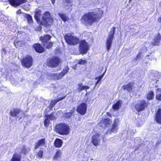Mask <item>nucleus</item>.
Wrapping results in <instances>:
<instances>
[{"label": "nucleus", "mask_w": 161, "mask_h": 161, "mask_svg": "<svg viewBox=\"0 0 161 161\" xmlns=\"http://www.w3.org/2000/svg\"><path fill=\"white\" fill-rule=\"evenodd\" d=\"M58 15L64 22L66 21L68 19V18L64 14L59 13Z\"/></svg>", "instance_id": "72a5a7b5"}, {"label": "nucleus", "mask_w": 161, "mask_h": 161, "mask_svg": "<svg viewBox=\"0 0 161 161\" xmlns=\"http://www.w3.org/2000/svg\"><path fill=\"white\" fill-rule=\"evenodd\" d=\"M47 76L49 78L53 80H60L62 77L60 73L58 74L57 73L48 74H47Z\"/></svg>", "instance_id": "4468645a"}, {"label": "nucleus", "mask_w": 161, "mask_h": 161, "mask_svg": "<svg viewBox=\"0 0 161 161\" xmlns=\"http://www.w3.org/2000/svg\"><path fill=\"white\" fill-rule=\"evenodd\" d=\"M50 124V121L48 118H46L44 121V125L46 127H48Z\"/></svg>", "instance_id": "ea45409f"}, {"label": "nucleus", "mask_w": 161, "mask_h": 161, "mask_svg": "<svg viewBox=\"0 0 161 161\" xmlns=\"http://www.w3.org/2000/svg\"><path fill=\"white\" fill-rule=\"evenodd\" d=\"M88 48L89 46L87 43L84 40L82 41L80 44V50L81 53H86Z\"/></svg>", "instance_id": "1a4fd4ad"}, {"label": "nucleus", "mask_w": 161, "mask_h": 161, "mask_svg": "<svg viewBox=\"0 0 161 161\" xmlns=\"http://www.w3.org/2000/svg\"><path fill=\"white\" fill-rule=\"evenodd\" d=\"M86 105L85 103H82L77 107V111L81 115H83L86 113Z\"/></svg>", "instance_id": "9d476101"}, {"label": "nucleus", "mask_w": 161, "mask_h": 161, "mask_svg": "<svg viewBox=\"0 0 161 161\" xmlns=\"http://www.w3.org/2000/svg\"><path fill=\"white\" fill-rule=\"evenodd\" d=\"M149 55H147L146 56V58H145L146 59H147L148 57H149Z\"/></svg>", "instance_id": "603ef678"}, {"label": "nucleus", "mask_w": 161, "mask_h": 161, "mask_svg": "<svg viewBox=\"0 0 161 161\" xmlns=\"http://www.w3.org/2000/svg\"><path fill=\"white\" fill-rule=\"evenodd\" d=\"M35 50L37 52L41 53L44 51V49L40 44H36L33 45Z\"/></svg>", "instance_id": "6ab92c4d"}, {"label": "nucleus", "mask_w": 161, "mask_h": 161, "mask_svg": "<svg viewBox=\"0 0 161 161\" xmlns=\"http://www.w3.org/2000/svg\"><path fill=\"white\" fill-rule=\"evenodd\" d=\"M148 105V101H142V111L145 108H146Z\"/></svg>", "instance_id": "2f4dec72"}, {"label": "nucleus", "mask_w": 161, "mask_h": 161, "mask_svg": "<svg viewBox=\"0 0 161 161\" xmlns=\"http://www.w3.org/2000/svg\"><path fill=\"white\" fill-rule=\"evenodd\" d=\"M45 142L44 139H42L40 140L38 142H36L35 144V149H36L39 147L44 145Z\"/></svg>", "instance_id": "4be33fe9"}, {"label": "nucleus", "mask_w": 161, "mask_h": 161, "mask_svg": "<svg viewBox=\"0 0 161 161\" xmlns=\"http://www.w3.org/2000/svg\"><path fill=\"white\" fill-rule=\"evenodd\" d=\"M154 93L153 91H151L148 93L147 95V98L148 100H152L154 98Z\"/></svg>", "instance_id": "7c9ffc66"}, {"label": "nucleus", "mask_w": 161, "mask_h": 161, "mask_svg": "<svg viewBox=\"0 0 161 161\" xmlns=\"http://www.w3.org/2000/svg\"><path fill=\"white\" fill-rule=\"evenodd\" d=\"M100 140V137H99V134L97 133L92 136V142L94 146H97L98 145Z\"/></svg>", "instance_id": "dca6fc26"}, {"label": "nucleus", "mask_w": 161, "mask_h": 161, "mask_svg": "<svg viewBox=\"0 0 161 161\" xmlns=\"http://www.w3.org/2000/svg\"><path fill=\"white\" fill-rule=\"evenodd\" d=\"M135 109L138 112L141 111V102L137 104L135 106Z\"/></svg>", "instance_id": "c9c22d12"}, {"label": "nucleus", "mask_w": 161, "mask_h": 161, "mask_svg": "<svg viewBox=\"0 0 161 161\" xmlns=\"http://www.w3.org/2000/svg\"><path fill=\"white\" fill-rule=\"evenodd\" d=\"M64 4L65 9H68L71 6V3L70 0H65Z\"/></svg>", "instance_id": "cd10ccee"}, {"label": "nucleus", "mask_w": 161, "mask_h": 161, "mask_svg": "<svg viewBox=\"0 0 161 161\" xmlns=\"http://www.w3.org/2000/svg\"><path fill=\"white\" fill-rule=\"evenodd\" d=\"M62 152L61 150H58L56 153L55 156L53 157L54 159H57L61 155Z\"/></svg>", "instance_id": "f704fd0d"}, {"label": "nucleus", "mask_w": 161, "mask_h": 161, "mask_svg": "<svg viewBox=\"0 0 161 161\" xmlns=\"http://www.w3.org/2000/svg\"><path fill=\"white\" fill-rule=\"evenodd\" d=\"M47 118H48V119H49L51 120H54L56 119V118L52 114H51L50 115H48Z\"/></svg>", "instance_id": "58836bf2"}, {"label": "nucleus", "mask_w": 161, "mask_h": 161, "mask_svg": "<svg viewBox=\"0 0 161 161\" xmlns=\"http://www.w3.org/2000/svg\"><path fill=\"white\" fill-rule=\"evenodd\" d=\"M22 7L26 11L29 10L30 9V5L28 3H26L24 5H23V6H22Z\"/></svg>", "instance_id": "4c0bfd02"}, {"label": "nucleus", "mask_w": 161, "mask_h": 161, "mask_svg": "<svg viewBox=\"0 0 161 161\" xmlns=\"http://www.w3.org/2000/svg\"><path fill=\"white\" fill-rule=\"evenodd\" d=\"M45 149L42 148L39 151H37L36 152V154L37 155L36 157L37 158H42L43 156L44 152L45 151Z\"/></svg>", "instance_id": "c85d7f7f"}, {"label": "nucleus", "mask_w": 161, "mask_h": 161, "mask_svg": "<svg viewBox=\"0 0 161 161\" xmlns=\"http://www.w3.org/2000/svg\"><path fill=\"white\" fill-rule=\"evenodd\" d=\"M78 87L77 90L80 92L83 90H87L90 88L87 86H83L82 83H79L78 84Z\"/></svg>", "instance_id": "412c9836"}, {"label": "nucleus", "mask_w": 161, "mask_h": 161, "mask_svg": "<svg viewBox=\"0 0 161 161\" xmlns=\"http://www.w3.org/2000/svg\"><path fill=\"white\" fill-rule=\"evenodd\" d=\"M155 86L156 87L157 86H156V84L155 85Z\"/></svg>", "instance_id": "6e6d98bb"}, {"label": "nucleus", "mask_w": 161, "mask_h": 161, "mask_svg": "<svg viewBox=\"0 0 161 161\" xmlns=\"http://www.w3.org/2000/svg\"><path fill=\"white\" fill-rule=\"evenodd\" d=\"M134 83L133 82H130L128 84L123 85L122 86L124 90H126L129 92H131L132 91L134 88Z\"/></svg>", "instance_id": "a211bd4d"}, {"label": "nucleus", "mask_w": 161, "mask_h": 161, "mask_svg": "<svg viewBox=\"0 0 161 161\" xmlns=\"http://www.w3.org/2000/svg\"><path fill=\"white\" fill-rule=\"evenodd\" d=\"M131 0H129V1H131Z\"/></svg>", "instance_id": "4d7b16f0"}, {"label": "nucleus", "mask_w": 161, "mask_h": 161, "mask_svg": "<svg viewBox=\"0 0 161 161\" xmlns=\"http://www.w3.org/2000/svg\"><path fill=\"white\" fill-rule=\"evenodd\" d=\"M103 13L100 11L99 13L96 12H90L84 14L81 19L82 24L86 26L92 25L94 23L98 21L102 16L100 15Z\"/></svg>", "instance_id": "f257e3e1"}, {"label": "nucleus", "mask_w": 161, "mask_h": 161, "mask_svg": "<svg viewBox=\"0 0 161 161\" xmlns=\"http://www.w3.org/2000/svg\"><path fill=\"white\" fill-rule=\"evenodd\" d=\"M24 17L27 19L28 22L29 23H32L33 21L32 17L29 14L23 13Z\"/></svg>", "instance_id": "c756f323"}, {"label": "nucleus", "mask_w": 161, "mask_h": 161, "mask_svg": "<svg viewBox=\"0 0 161 161\" xmlns=\"http://www.w3.org/2000/svg\"><path fill=\"white\" fill-rule=\"evenodd\" d=\"M161 36L159 33L154 36V39L152 41V44L154 46H158L160 44Z\"/></svg>", "instance_id": "2eb2a0df"}, {"label": "nucleus", "mask_w": 161, "mask_h": 161, "mask_svg": "<svg viewBox=\"0 0 161 161\" xmlns=\"http://www.w3.org/2000/svg\"><path fill=\"white\" fill-rule=\"evenodd\" d=\"M41 13V11L39 10L35 12L34 17L37 23L46 27L52 25L53 19L51 17L49 13L46 12L42 16Z\"/></svg>", "instance_id": "f03ea898"}, {"label": "nucleus", "mask_w": 161, "mask_h": 161, "mask_svg": "<svg viewBox=\"0 0 161 161\" xmlns=\"http://www.w3.org/2000/svg\"><path fill=\"white\" fill-rule=\"evenodd\" d=\"M148 62V61H146V62H145V63H146V64L147 63V62Z\"/></svg>", "instance_id": "5fc2aeb1"}, {"label": "nucleus", "mask_w": 161, "mask_h": 161, "mask_svg": "<svg viewBox=\"0 0 161 161\" xmlns=\"http://www.w3.org/2000/svg\"><path fill=\"white\" fill-rule=\"evenodd\" d=\"M27 152V149H26L25 147L23 146L22 147L21 152L24 154L25 153Z\"/></svg>", "instance_id": "79ce46f5"}, {"label": "nucleus", "mask_w": 161, "mask_h": 161, "mask_svg": "<svg viewBox=\"0 0 161 161\" xmlns=\"http://www.w3.org/2000/svg\"><path fill=\"white\" fill-rule=\"evenodd\" d=\"M72 113H69L65 114V116L67 118H69L72 116Z\"/></svg>", "instance_id": "c03bdc74"}, {"label": "nucleus", "mask_w": 161, "mask_h": 161, "mask_svg": "<svg viewBox=\"0 0 161 161\" xmlns=\"http://www.w3.org/2000/svg\"><path fill=\"white\" fill-rule=\"evenodd\" d=\"M66 42L69 45H75L78 44L79 40L76 36H74L70 33L66 34L64 36Z\"/></svg>", "instance_id": "39448f33"}, {"label": "nucleus", "mask_w": 161, "mask_h": 161, "mask_svg": "<svg viewBox=\"0 0 161 161\" xmlns=\"http://www.w3.org/2000/svg\"><path fill=\"white\" fill-rule=\"evenodd\" d=\"M122 102L121 100H119L113 105L112 108L114 111H117L121 107Z\"/></svg>", "instance_id": "aec40b11"}, {"label": "nucleus", "mask_w": 161, "mask_h": 161, "mask_svg": "<svg viewBox=\"0 0 161 161\" xmlns=\"http://www.w3.org/2000/svg\"><path fill=\"white\" fill-rule=\"evenodd\" d=\"M21 13V11L20 9H19L16 12V14H20Z\"/></svg>", "instance_id": "a18cd8bd"}, {"label": "nucleus", "mask_w": 161, "mask_h": 161, "mask_svg": "<svg viewBox=\"0 0 161 161\" xmlns=\"http://www.w3.org/2000/svg\"><path fill=\"white\" fill-rule=\"evenodd\" d=\"M119 120L117 119H115L112 125V127L111 129H109L107 131L108 133H111L112 132H117L118 123Z\"/></svg>", "instance_id": "9b49d317"}, {"label": "nucleus", "mask_w": 161, "mask_h": 161, "mask_svg": "<svg viewBox=\"0 0 161 161\" xmlns=\"http://www.w3.org/2000/svg\"><path fill=\"white\" fill-rule=\"evenodd\" d=\"M140 55H141L140 53H138V54L136 56L137 58H139L140 56Z\"/></svg>", "instance_id": "8fccbe9b"}, {"label": "nucleus", "mask_w": 161, "mask_h": 161, "mask_svg": "<svg viewBox=\"0 0 161 161\" xmlns=\"http://www.w3.org/2000/svg\"><path fill=\"white\" fill-rule=\"evenodd\" d=\"M65 96H64L62 97L59 98L57 99L52 101L50 106V108H53L57 102L64 99L65 98Z\"/></svg>", "instance_id": "5701e85b"}, {"label": "nucleus", "mask_w": 161, "mask_h": 161, "mask_svg": "<svg viewBox=\"0 0 161 161\" xmlns=\"http://www.w3.org/2000/svg\"><path fill=\"white\" fill-rule=\"evenodd\" d=\"M9 3L13 6L17 7L22 3H26V0H8Z\"/></svg>", "instance_id": "ddd939ff"}, {"label": "nucleus", "mask_w": 161, "mask_h": 161, "mask_svg": "<svg viewBox=\"0 0 161 161\" xmlns=\"http://www.w3.org/2000/svg\"><path fill=\"white\" fill-rule=\"evenodd\" d=\"M156 98L158 100L161 101V89L157 88L156 89Z\"/></svg>", "instance_id": "a878e982"}, {"label": "nucleus", "mask_w": 161, "mask_h": 161, "mask_svg": "<svg viewBox=\"0 0 161 161\" xmlns=\"http://www.w3.org/2000/svg\"><path fill=\"white\" fill-rule=\"evenodd\" d=\"M86 62V61L85 60H83L82 59H81L79 60L78 63L80 64H84Z\"/></svg>", "instance_id": "37998d69"}, {"label": "nucleus", "mask_w": 161, "mask_h": 161, "mask_svg": "<svg viewBox=\"0 0 161 161\" xmlns=\"http://www.w3.org/2000/svg\"><path fill=\"white\" fill-rule=\"evenodd\" d=\"M21 112V111L19 109L16 108L12 110L10 112V114L12 116H16Z\"/></svg>", "instance_id": "b1692460"}, {"label": "nucleus", "mask_w": 161, "mask_h": 161, "mask_svg": "<svg viewBox=\"0 0 161 161\" xmlns=\"http://www.w3.org/2000/svg\"><path fill=\"white\" fill-rule=\"evenodd\" d=\"M161 143V141H158L157 142L156 145H158Z\"/></svg>", "instance_id": "09e8293b"}, {"label": "nucleus", "mask_w": 161, "mask_h": 161, "mask_svg": "<svg viewBox=\"0 0 161 161\" xmlns=\"http://www.w3.org/2000/svg\"><path fill=\"white\" fill-rule=\"evenodd\" d=\"M2 53L4 54H5L6 53V51L5 49L3 48L2 50Z\"/></svg>", "instance_id": "49530a36"}, {"label": "nucleus", "mask_w": 161, "mask_h": 161, "mask_svg": "<svg viewBox=\"0 0 161 161\" xmlns=\"http://www.w3.org/2000/svg\"><path fill=\"white\" fill-rule=\"evenodd\" d=\"M32 57L30 56L24 58L22 62V65L27 68L31 67L32 65Z\"/></svg>", "instance_id": "6e6552de"}, {"label": "nucleus", "mask_w": 161, "mask_h": 161, "mask_svg": "<svg viewBox=\"0 0 161 161\" xmlns=\"http://www.w3.org/2000/svg\"><path fill=\"white\" fill-rule=\"evenodd\" d=\"M60 63L59 58L57 57H54L47 59V64L48 66L52 68L58 67Z\"/></svg>", "instance_id": "423d86ee"}, {"label": "nucleus", "mask_w": 161, "mask_h": 161, "mask_svg": "<svg viewBox=\"0 0 161 161\" xmlns=\"http://www.w3.org/2000/svg\"><path fill=\"white\" fill-rule=\"evenodd\" d=\"M51 38L50 36L49 35H45L43 36H41L40 39L43 43V45L47 48H50L53 45V44L51 42H48Z\"/></svg>", "instance_id": "0eeeda50"}, {"label": "nucleus", "mask_w": 161, "mask_h": 161, "mask_svg": "<svg viewBox=\"0 0 161 161\" xmlns=\"http://www.w3.org/2000/svg\"><path fill=\"white\" fill-rule=\"evenodd\" d=\"M5 0H0V1L1 2H2V1H5Z\"/></svg>", "instance_id": "864d4df0"}, {"label": "nucleus", "mask_w": 161, "mask_h": 161, "mask_svg": "<svg viewBox=\"0 0 161 161\" xmlns=\"http://www.w3.org/2000/svg\"><path fill=\"white\" fill-rule=\"evenodd\" d=\"M115 28L113 27L108 33L106 42V47L108 51H109L111 47L112 43L114 38V36L115 32Z\"/></svg>", "instance_id": "20e7f679"}, {"label": "nucleus", "mask_w": 161, "mask_h": 161, "mask_svg": "<svg viewBox=\"0 0 161 161\" xmlns=\"http://www.w3.org/2000/svg\"><path fill=\"white\" fill-rule=\"evenodd\" d=\"M55 0H51V1H52V3H53V4H54L55 3Z\"/></svg>", "instance_id": "3c124183"}, {"label": "nucleus", "mask_w": 161, "mask_h": 161, "mask_svg": "<svg viewBox=\"0 0 161 161\" xmlns=\"http://www.w3.org/2000/svg\"><path fill=\"white\" fill-rule=\"evenodd\" d=\"M63 142L61 140L57 138L56 139L54 143V146L57 147H60L62 146Z\"/></svg>", "instance_id": "393cba45"}, {"label": "nucleus", "mask_w": 161, "mask_h": 161, "mask_svg": "<svg viewBox=\"0 0 161 161\" xmlns=\"http://www.w3.org/2000/svg\"><path fill=\"white\" fill-rule=\"evenodd\" d=\"M158 80L156 78L151 80L150 85H154V83L156 84L158 81Z\"/></svg>", "instance_id": "a19ab883"}, {"label": "nucleus", "mask_w": 161, "mask_h": 161, "mask_svg": "<svg viewBox=\"0 0 161 161\" xmlns=\"http://www.w3.org/2000/svg\"><path fill=\"white\" fill-rule=\"evenodd\" d=\"M142 50L143 52H145L146 51H147V47H143V49Z\"/></svg>", "instance_id": "de8ad7c7"}, {"label": "nucleus", "mask_w": 161, "mask_h": 161, "mask_svg": "<svg viewBox=\"0 0 161 161\" xmlns=\"http://www.w3.org/2000/svg\"><path fill=\"white\" fill-rule=\"evenodd\" d=\"M69 70V67L68 66H66L64 68L63 71L60 73L63 77L68 73Z\"/></svg>", "instance_id": "473e14b6"}, {"label": "nucleus", "mask_w": 161, "mask_h": 161, "mask_svg": "<svg viewBox=\"0 0 161 161\" xmlns=\"http://www.w3.org/2000/svg\"><path fill=\"white\" fill-rule=\"evenodd\" d=\"M57 132L61 135H67L69 134L70 128L69 125L65 123H60L56 125Z\"/></svg>", "instance_id": "7ed1b4c3"}, {"label": "nucleus", "mask_w": 161, "mask_h": 161, "mask_svg": "<svg viewBox=\"0 0 161 161\" xmlns=\"http://www.w3.org/2000/svg\"><path fill=\"white\" fill-rule=\"evenodd\" d=\"M155 120L158 124H161V108H158L157 111L155 116Z\"/></svg>", "instance_id": "f3484780"}, {"label": "nucleus", "mask_w": 161, "mask_h": 161, "mask_svg": "<svg viewBox=\"0 0 161 161\" xmlns=\"http://www.w3.org/2000/svg\"><path fill=\"white\" fill-rule=\"evenodd\" d=\"M111 121L108 118H103L99 123L98 125L99 126H101L103 128L106 127L108 125H109Z\"/></svg>", "instance_id": "f8f14e48"}, {"label": "nucleus", "mask_w": 161, "mask_h": 161, "mask_svg": "<svg viewBox=\"0 0 161 161\" xmlns=\"http://www.w3.org/2000/svg\"><path fill=\"white\" fill-rule=\"evenodd\" d=\"M103 74L101 76L96 77L95 79L96 80H97V81L96 82L95 86H97V84L99 83V82L101 81L102 79L103 78Z\"/></svg>", "instance_id": "e433bc0d"}, {"label": "nucleus", "mask_w": 161, "mask_h": 161, "mask_svg": "<svg viewBox=\"0 0 161 161\" xmlns=\"http://www.w3.org/2000/svg\"><path fill=\"white\" fill-rule=\"evenodd\" d=\"M21 156L18 154H15L13 156L11 161H20Z\"/></svg>", "instance_id": "bb28decb"}]
</instances>
